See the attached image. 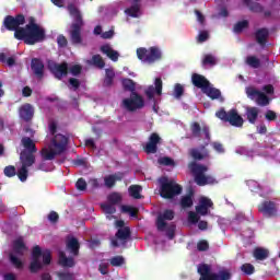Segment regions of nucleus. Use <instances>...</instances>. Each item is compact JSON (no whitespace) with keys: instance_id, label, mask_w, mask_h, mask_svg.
<instances>
[{"instance_id":"obj_1","label":"nucleus","mask_w":280,"mask_h":280,"mask_svg":"<svg viewBox=\"0 0 280 280\" xmlns=\"http://www.w3.org/2000/svg\"><path fill=\"white\" fill-rule=\"evenodd\" d=\"M16 40H24L25 45H36L45 40V28L40 27L31 19V22L15 33Z\"/></svg>"},{"instance_id":"obj_2","label":"nucleus","mask_w":280,"mask_h":280,"mask_svg":"<svg viewBox=\"0 0 280 280\" xmlns=\"http://www.w3.org/2000/svg\"><path fill=\"white\" fill-rule=\"evenodd\" d=\"M68 12L74 19L70 25V40L73 45H82V27H84L82 13L73 3L68 4Z\"/></svg>"},{"instance_id":"obj_3","label":"nucleus","mask_w":280,"mask_h":280,"mask_svg":"<svg viewBox=\"0 0 280 280\" xmlns=\"http://www.w3.org/2000/svg\"><path fill=\"white\" fill-rule=\"evenodd\" d=\"M51 144L55 149L51 147L42 149L40 156L43 161H54L56 156H60L67 150V145H69V138L58 133L52 138Z\"/></svg>"},{"instance_id":"obj_4","label":"nucleus","mask_w":280,"mask_h":280,"mask_svg":"<svg viewBox=\"0 0 280 280\" xmlns=\"http://www.w3.org/2000/svg\"><path fill=\"white\" fill-rule=\"evenodd\" d=\"M49 264H51V250H43L38 245L33 247L32 261L30 265L31 272L36 273L38 270H43V266H49Z\"/></svg>"},{"instance_id":"obj_5","label":"nucleus","mask_w":280,"mask_h":280,"mask_svg":"<svg viewBox=\"0 0 280 280\" xmlns=\"http://www.w3.org/2000/svg\"><path fill=\"white\" fill-rule=\"evenodd\" d=\"M188 170H190L191 174H194L195 183L199 187H205V185H213L215 183V178H213V176L205 175L206 172H209V167L206 165L190 162L188 164Z\"/></svg>"},{"instance_id":"obj_6","label":"nucleus","mask_w":280,"mask_h":280,"mask_svg":"<svg viewBox=\"0 0 280 280\" xmlns=\"http://www.w3.org/2000/svg\"><path fill=\"white\" fill-rule=\"evenodd\" d=\"M183 194V187L178 185L176 182L162 177L160 178V196L165 200H172L176 198V196H180Z\"/></svg>"},{"instance_id":"obj_7","label":"nucleus","mask_w":280,"mask_h":280,"mask_svg":"<svg viewBox=\"0 0 280 280\" xmlns=\"http://www.w3.org/2000/svg\"><path fill=\"white\" fill-rule=\"evenodd\" d=\"M215 117H218V119L224 124H230V126H233L234 128H242V126H244V118L240 115V113H237L235 108L226 112L224 107H221L215 112Z\"/></svg>"},{"instance_id":"obj_8","label":"nucleus","mask_w":280,"mask_h":280,"mask_svg":"<svg viewBox=\"0 0 280 280\" xmlns=\"http://www.w3.org/2000/svg\"><path fill=\"white\" fill-rule=\"evenodd\" d=\"M137 56L141 62H145L147 65H154V62H159V60L163 59V52L161 48L156 46H152L149 49L140 47L137 49Z\"/></svg>"},{"instance_id":"obj_9","label":"nucleus","mask_w":280,"mask_h":280,"mask_svg":"<svg viewBox=\"0 0 280 280\" xmlns=\"http://www.w3.org/2000/svg\"><path fill=\"white\" fill-rule=\"evenodd\" d=\"M200 275L199 280H231V272L228 270H220L219 273L211 271V265L201 264L197 269Z\"/></svg>"},{"instance_id":"obj_10","label":"nucleus","mask_w":280,"mask_h":280,"mask_svg":"<svg viewBox=\"0 0 280 280\" xmlns=\"http://www.w3.org/2000/svg\"><path fill=\"white\" fill-rule=\"evenodd\" d=\"M21 25H25V15L21 13L15 16L7 15L3 20V27H5L8 32H14V38H16V33L20 30H24Z\"/></svg>"},{"instance_id":"obj_11","label":"nucleus","mask_w":280,"mask_h":280,"mask_svg":"<svg viewBox=\"0 0 280 280\" xmlns=\"http://www.w3.org/2000/svg\"><path fill=\"white\" fill-rule=\"evenodd\" d=\"M122 106L129 113H135V110H140V108H143V106H145V101L143 100V96H141V94L132 92L129 98L122 100Z\"/></svg>"},{"instance_id":"obj_12","label":"nucleus","mask_w":280,"mask_h":280,"mask_svg":"<svg viewBox=\"0 0 280 280\" xmlns=\"http://www.w3.org/2000/svg\"><path fill=\"white\" fill-rule=\"evenodd\" d=\"M21 143L25 150L21 151L20 159H27V156L36 162V152H38V149H36V143H34V140L30 137H23L21 139Z\"/></svg>"},{"instance_id":"obj_13","label":"nucleus","mask_w":280,"mask_h":280,"mask_svg":"<svg viewBox=\"0 0 280 280\" xmlns=\"http://www.w3.org/2000/svg\"><path fill=\"white\" fill-rule=\"evenodd\" d=\"M48 69L57 80H62V78H67V75H69V63H67V61L57 63L56 61L49 60Z\"/></svg>"},{"instance_id":"obj_14","label":"nucleus","mask_w":280,"mask_h":280,"mask_svg":"<svg viewBox=\"0 0 280 280\" xmlns=\"http://www.w3.org/2000/svg\"><path fill=\"white\" fill-rule=\"evenodd\" d=\"M20 162H21V167L18 170V172L15 171V175L18 176L19 180H21V183H25V180H27V177L30 176V170L28 167H32V165H34V160H32V158H20Z\"/></svg>"},{"instance_id":"obj_15","label":"nucleus","mask_w":280,"mask_h":280,"mask_svg":"<svg viewBox=\"0 0 280 280\" xmlns=\"http://www.w3.org/2000/svg\"><path fill=\"white\" fill-rule=\"evenodd\" d=\"M259 213H262L265 218H277L279 208L275 201L265 200L258 206Z\"/></svg>"},{"instance_id":"obj_16","label":"nucleus","mask_w":280,"mask_h":280,"mask_svg":"<svg viewBox=\"0 0 280 280\" xmlns=\"http://www.w3.org/2000/svg\"><path fill=\"white\" fill-rule=\"evenodd\" d=\"M174 215H176V213L174 212V210H170V209H166L162 213L158 214L156 223H155L158 231H161V232L165 231L168 225L166 221L174 220Z\"/></svg>"},{"instance_id":"obj_17","label":"nucleus","mask_w":280,"mask_h":280,"mask_svg":"<svg viewBox=\"0 0 280 280\" xmlns=\"http://www.w3.org/2000/svg\"><path fill=\"white\" fill-rule=\"evenodd\" d=\"M163 141L159 133L153 132L150 135L147 144L144 145L143 150L147 154H156L159 152V145Z\"/></svg>"},{"instance_id":"obj_18","label":"nucleus","mask_w":280,"mask_h":280,"mask_svg":"<svg viewBox=\"0 0 280 280\" xmlns=\"http://www.w3.org/2000/svg\"><path fill=\"white\" fill-rule=\"evenodd\" d=\"M31 71L37 80H43L45 78V63L42 59L33 58L31 60Z\"/></svg>"},{"instance_id":"obj_19","label":"nucleus","mask_w":280,"mask_h":280,"mask_svg":"<svg viewBox=\"0 0 280 280\" xmlns=\"http://www.w3.org/2000/svg\"><path fill=\"white\" fill-rule=\"evenodd\" d=\"M211 207H213V201L210 198L201 197L199 199V205L195 208V211L198 215H208Z\"/></svg>"},{"instance_id":"obj_20","label":"nucleus","mask_w":280,"mask_h":280,"mask_svg":"<svg viewBox=\"0 0 280 280\" xmlns=\"http://www.w3.org/2000/svg\"><path fill=\"white\" fill-rule=\"evenodd\" d=\"M19 115L20 119H23V121H32V119H34V106L30 103L23 104L19 108Z\"/></svg>"},{"instance_id":"obj_21","label":"nucleus","mask_w":280,"mask_h":280,"mask_svg":"<svg viewBox=\"0 0 280 280\" xmlns=\"http://www.w3.org/2000/svg\"><path fill=\"white\" fill-rule=\"evenodd\" d=\"M154 84L155 88L154 85H150L145 90L148 100H154V93H156V95H161V93H163V80H161V78H156Z\"/></svg>"},{"instance_id":"obj_22","label":"nucleus","mask_w":280,"mask_h":280,"mask_svg":"<svg viewBox=\"0 0 280 280\" xmlns=\"http://www.w3.org/2000/svg\"><path fill=\"white\" fill-rule=\"evenodd\" d=\"M191 82L194 86H196L197 89H201L202 92H205V90L208 89L209 84H211V82H209V80H207L205 75L198 73H192Z\"/></svg>"},{"instance_id":"obj_23","label":"nucleus","mask_w":280,"mask_h":280,"mask_svg":"<svg viewBox=\"0 0 280 280\" xmlns=\"http://www.w3.org/2000/svg\"><path fill=\"white\" fill-rule=\"evenodd\" d=\"M268 36H270L268 28L257 30L255 33L256 43H258L260 47H266V43H268Z\"/></svg>"},{"instance_id":"obj_24","label":"nucleus","mask_w":280,"mask_h":280,"mask_svg":"<svg viewBox=\"0 0 280 280\" xmlns=\"http://www.w3.org/2000/svg\"><path fill=\"white\" fill-rule=\"evenodd\" d=\"M117 180H124V173H116V174L106 176L104 178L105 187H107V189H113Z\"/></svg>"},{"instance_id":"obj_25","label":"nucleus","mask_w":280,"mask_h":280,"mask_svg":"<svg viewBox=\"0 0 280 280\" xmlns=\"http://www.w3.org/2000/svg\"><path fill=\"white\" fill-rule=\"evenodd\" d=\"M101 51H102V54H105V56H107V58H109V60H113V62H117V60H119V52L117 50L113 49V47H110V45L101 46Z\"/></svg>"},{"instance_id":"obj_26","label":"nucleus","mask_w":280,"mask_h":280,"mask_svg":"<svg viewBox=\"0 0 280 280\" xmlns=\"http://www.w3.org/2000/svg\"><path fill=\"white\" fill-rule=\"evenodd\" d=\"M67 248L74 257L80 255V241L75 237H71L67 241Z\"/></svg>"},{"instance_id":"obj_27","label":"nucleus","mask_w":280,"mask_h":280,"mask_svg":"<svg viewBox=\"0 0 280 280\" xmlns=\"http://www.w3.org/2000/svg\"><path fill=\"white\" fill-rule=\"evenodd\" d=\"M59 265L63 268H73V266H75V260L73 259V257H67V254H65V252H60Z\"/></svg>"},{"instance_id":"obj_28","label":"nucleus","mask_w":280,"mask_h":280,"mask_svg":"<svg viewBox=\"0 0 280 280\" xmlns=\"http://www.w3.org/2000/svg\"><path fill=\"white\" fill-rule=\"evenodd\" d=\"M13 250L16 255L23 257L25 250H27V246H25V242H23V237H20L13 242Z\"/></svg>"},{"instance_id":"obj_29","label":"nucleus","mask_w":280,"mask_h":280,"mask_svg":"<svg viewBox=\"0 0 280 280\" xmlns=\"http://www.w3.org/2000/svg\"><path fill=\"white\" fill-rule=\"evenodd\" d=\"M253 255L257 261H264V260L268 259V257L270 255V250H268L264 247H256L254 249Z\"/></svg>"},{"instance_id":"obj_30","label":"nucleus","mask_w":280,"mask_h":280,"mask_svg":"<svg viewBox=\"0 0 280 280\" xmlns=\"http://www.w3.org/2000/svg\"><path fill=\"white\" fill-rule=\"evenodd\" d=\"M189 156L194 159V161H205L207 156H209V151L200 152L198 148H192L189 150Z\"/></svg>"},{"instance_id":"obj_31","label":"nucleus","mask_w":280,"mask_h":280,"mask_svg":"<svg viewBox=\"0 0 280 280\" xmlns=\"http://www.w3.org/2000/svg\"><path fill=\"white\" fill-rule=\"evenodd\" d=\"M113 82H115V70L113 68L105 69V78L103 81L104 86H113Z\"/></svg>"},{"instance_id":"obj_32","label":"nucleus","mask_w":280,"mask_h":280,"mask_svg":"<svg viewBox=\"0 0 280 280\" xmlns=\"http://www.w3.org/2000/svg\"><path fill=\"white\" fill-rule=\"evenodd\" d=\"M246 116H247V121H249V124H255L257 121V118L259 117V108L247 107Z\"/></svg>"},{"instance_id":"obj_33","label":"nucleus","mask_w":280,"mask_h":280,"mask_svg":"<svg viewBox=\"0 0 280 280\" xmlns=\"http://www.w3.org/2000/svg\"><path fill=\"white\" fill-rule=\"evenodd\" d=\"M203 93L210 97V100H220V97H222V92H220L219 89L211 88V83L203 90Z\"/></svg>"},{"instance_id":"obj_34","label":"nucleus","mask_w":280,"mask_h":280,"mask_svg":"<svg viewBox=\"0 0 280 280\" xmlns=\"http://www.w3.org/2000/svg\"><path fill=\"white\" fill-rule=\"evenodd\" d=\"M130 235H131L130 228L125 226V228L118 229V231L115 234V237L117 240H120L121 242H126L127 240H130Z\"/></svg>"},{"instance_id":"obj_35","label":"nucleus","mask_w":280,"mask_h":280,"mask_svg":"<svg viewBox=\"0 0 280 280\" xmlns=\"http://www.w3.org/2000/svg\"><path fill=\"white\" fill-rule=\"evenodd\" d=\"M129 191V196H131V198H135V200H141L142 196H141V191H143V188L139 185H131L128 188Z\"/></svg>"},{"instance_id":"obj_36","label":"nucleus","mask_w":280,"mask_h":280,"mask_svg":"<svg viewBox=\"0 0 280 280\" xmlns=\"http://www.w3.org/2000/svg\"><path fill=\"white\" fill-rule=\"evenodd\" d=\"M245 62L248 67H252V69H259V67H261V60L256 56H247Z\"/></svg>"},{"instance_id":"obj_37","label":"nucleus","mask_w":280,"mask_h":280,"mask_svg":"<svg viewBox=\"0 0 280 280\" xmlns=\"http://www.w3.org/2000/svg\"><path fill=\"white\" fill-rule=\"evenodd\" d=\"M140 10H141V7L139 5V3H136L130 8L126 9L125 12L126 14H128V16H131L132 19H137L139 16Z\"/></svg>"},{"instance_id":"obj_38","label":"nucleus","mask_w":280,"mask_h":280,"mask_svg":"<svg viewBox=\"0 0 280 280\" xmlns=\"http://www.w3.org/2000/svg\"><path fill=\"white\" fill-rule=\"evenodd\" d=\"M92 65L97 69H104V67H106V62L104 61V58H102V55H93Z\"/></svg>"},{"instance_id":"obj_39","label":"nucleus","mask_w":280,"mask_h":280,"mask_svg":"<svg viewBox=\"0 0 280 280\" xmlns=\"http://www.w3.org/2000/svg\"><path fill=\"white\" fill-rule=\"evenodd\" d=\"M122 89L125 91H130V93H137L136 89V84L135 81H132V79H124L122 80Z\"/></svg>"},{"instance_id":"obj_40","label":"nucleus","mask_w":280,"mask_h":280,"mask_svg":"<svg viewBox=\"0 0 280 280\" xmlns=\"http://www.w3.org/2000/svg\"><path fill=\"white\" fill-rule=\"evenodd\" d=\"M109 264L114 268H119L120 266H124V264H126V258H124V256H114L109 259Z\"/></svg>"},{"instance_id":"obj_41","label":"nucleus","mask_w":280,"mask_h":280,"mask_svg":"<svg viewBox=\"0 0 280 280\" xmlns=\"http://www.w3.org/2000/svg\"><path fill=\"white\" fill-rule=\"evenodd\" d=\"M180 207L182 209H189V207H194V199L191 198V195L182 197Z\"/></svg>"},{"instance_id":"obj_42","label":"nucleus","mask_w":280,"mask_h":280,"mask_svg":"<svg viewBox=\"0 0 280 280\" xmlns=\"http://www.w3.org/2000/svg\"><path fill=\"white\" fill-rule=\"evenodd\" d=\"M190 131L192 137H195L196 139H200V132H202V127H200V122H192L190 125Z\"/></svg>"},{"instance_id":"obj_43","label":"nucleus","mask_w":280,"mask_h":280,"mask_svg":"<svg viewBox=\"0 0 280 280\" xmlns=\"http://www.w3.org/2000/svg\"><path fill=\"white\" fill-rule=\"evenodd\" d=\"M107 200H108L109 205H119V202H121V200H122L121 194L112 192L108 195Z\"/></svg>"},{"instance_id":"obj_44","label":"nucleus","mask_w":280,"mask_h":280,"mask_svg":"<svg viewBox=\"0 0 280 280\" xmlns=\"http://www.w3.org/2000/svg\"><path fill=\"white\" fill-rule=\"evenodd\" d=\"M256 104H258V106H268V104H270V98H268L264 92H260L256 98Z\"/></svg>"},{"instance_id":"obj_45","label":"nucleus","mask_w":280,"mask_h":280,"mask_svg":"<svg viewBox=\"0 0 280 280\" xmlns=\"http://www.w3.org/2000/svg\"><path fill=\"white\" fill-rule=\"evenodd\" d=\"M101 209L106 213L107 215H113V213L117 212V208L113 203H102Z\"/></svg>"},{"instance_id":"obj_46","label":"nucleus","mask_w":280,"mask_h":280,"mask_svg":"<svg viewBox=\"0 0 280 280\" xmlns=\"http://www.w3.org/2000/svg\"><path fill=\"white\" fill-rule=\"evenodd\" d=\"M246 27H248V21L247 20L240 21L234 25V32L235 34H242V32H244Z\"/></svg>"},{"instance_id":"obj_47","label":"nucleus","mask_w":280,"mask_h":280,"mask_svg":"<svg viewBox=\"0 0 280 280\" xmlns=\"http://www.w3.org/2000/svg\"><path fill=\"white\" fill-rule=\"evenodd\" d=\"M259 93H261V91L255 88H246V95L249 100H257V97H259Z\"/></svg>"},{"instance_id":"obj_48","label":"nucleus","mask_w":280,"mask_h":280,"mask_svg":"<svg viewBox=\"0 0 280 280\" xmlns=\"http://www.w3.org/2000/svg\"><path fill=\"white\" fill-rule=\"evenodd\" d=\"M247 8L250 12L261 13L264 12V7L259 2L247 3Z\"/></svg>"},{"instance_id":"obj_49","label":"nucleus","mask_w":280,"mask_h":280,"mask_svg":"<svg viewBox=\"0 0 280 280\" xmlns=\"http://www.w3.org/2000/svg\"><path fill=\"white\" fill-rule=\"evenodd\" d=\"M185 94V88L180 83H176L174 86V97L176 100H180L182 95Z\"/></svg>"},{"instance_id":"obj_50","label":"nucleus","mask_w":280,"mask_h":280,"mask_svg":"<svg viewBox=\"0 0 280 280\" xmlns=\"http://www.w3.org/2000/svg\"><path fill=\"white\" fill-rule=\"evenodd\" d=\"M124 213H129L131 218H137L139 213V209L130 206H122Z\"/></svg>"},{"instance_id":"obj_51","label":"nucleus","mask_w":280,"mask_h":280,"mask_svg":"<svg viewBox=\"0 0 280 280\" xmlns=\"http://www.w3.org/2000/svg\"><path fill=\"white\" fill-rule=\"evenodd\" d=\"M9 258H10L11 264L15 268H18L19 270H21V268H23V261H21V259H19V257L14 256V254H10Z\"/></svg>"},{"instance_id":"obj_52","label":"nucleus","mask_w":280,"mask_h":280,"mask_svg":"<svg viewBox=\"0 0 280 280\" xmlns=\"http://www.w3.org/2000/svg\"><path fill=\"white\" fill-rule=\"evenodd\" d=\"M241 270L245 275H254L255 273V266H253L252 264H244V265L241 266Z\"/></svg>"},{"instance_id":"obj_53","label":"nucleus","mask_w":280,"mask_h":280,"mask_svg":"<svg viewBox=\"0 0 280 280\" xmlns=\"http://www.w3.org/2000/svg\"><path fill=\"white\" fill-rule=\"evenodd\" d=\"M164 231H166V235H167L168 240H172L176 233V224L171 223V224L166 225V229Z\"/></svg>"},{"instance_id":"obj_54","label":"nucleus","mask_w":280,"mask_h":280,"mask_svg":"<svg viewBox=\"0 0 280 280\" xmlns=\"http://www.w3.org/2000/svg\"><path fill=\"white\" fill-rule=\"evenodd\" d=\"M4 176H7L8 178H13V176L16 175V167H14L13 165H9L4 167Z\"/></svg>"},{"instance_id":"obj_55","label":"nucleus","mask_w":280,"mask_h":280,"mask_svg":"<svg viewBox=\"0 0 280 280\" xmlns=\"http://www.w3.org/2000/svg\"><path fill=\"white\" fill-rule=\"evenodd\" d=\"M188 221L191 224H198L200 222V215H198V212L190 211L188 213Z\"/></svg>"},{"instance_id":"obj_56","label":"nucleus","mask_w":280,"mask_h":280,"mask_svg":"<svg viewBox=\"0 0 280 280\" xmlns=\"http://www.w3.org/2000/svg\"><path fill=\"white\" fill-rule=\"evenodd\" d=\"M202 65L203 67H206V65H210L211 67L215 66V57H213V55H206Z\"/></svg>"},{"instance_id":"obj_57","label":"nucleus","mask_w":280,"mask_h":280,"mask_svg":"<svg viewBox=\"0 0 280 280\" xmlns=\"http://www.w3.org/2000/svg\"><path fill=\"white\" fill-rule=\"evenodd\" d=\"M158 163H160V165H165V166H172L174 165V160L170 156H164L158 160Z\"/></svg>"},{"instance_id":"obj_58","label":"nucleus","mask_w":280,"mask_h":280,"mask_svg":"<svg viewBox=\"0 0 280 280\" xmlns=\"http://www.w3.org/2000/svg\"><path fill=\"white\" fill-rule=\"evenodd\" d=\"M78 191H86V180L84 178H79L75 183Z\"/></svg>"},{"instance_id":"obj_59","label":"nucleus","mask_w":280,"mask_h":280,"mask_svg":"<svg viewBox=\"0 0 280 280\" xmlns=\"http://www.w3.org/2000/svg\"><path fill=\"white\" fill-rule=\"evenodd\" d=\"M209 248V242L202 240L197 243V250L205 253Z\"/></svg>"},{"instance_id":"obj_60","label":"nucleus","mask_w":280,"mask_h":280,"mask_svg":"<svg viewBox=\"0 0 280 280\" xmlns=\"http://www.w3.org/2000/svg\"><path fill=\"white\" fill-rule=\"evenodd\" d=\"M73 165H75L77 167H86L89 165V162L85 158H78L73 160Z\"/></svg>"},{"instance_id":"obj_61","label":"nucleus","mask_w":280,"mask_h":280,"mask_svg":"<svg viewBox=\"0 0 280 280\" xmlns=\"http://www.w3.org/2000/svg\"><path fill=\"white\" fill-rule=\"evenodd\" d=\"M70 73L71 75H73L74 78H78V75H80L82 73V66L80 65H74L70 68Z\"/></svg>"},{"instance_id":"obj_62","label":"nucleus","mask_w":280,"mask_h":280,"mask_svg":"<svg viewBox=\"0 0 280 280\" xmlns=\"http://www.w3.org/2000/svg\"><path fill=\"white\" fill-rule=\"evenodd\" d=\"M57 44L58 47H67V45H69V40H67V37L65 35H59L57 37Z\"/></svg>"},{"instance_id":"obj_63","label":"nucleus","mask_w":280,"mask_h":280,"mask_svg":"<svg viewBox=\"0 0 280 280\" xmlns=\"http://www.w3.org/2000/svg\"><path fill=\"white\" fill-rule=\"evenodd\" d=\"M206 40H209V32L202 31L199 33L197 37L198 43H206Z\"/></svg>"},{"instance_id":"obj_64","label":"nucleus","mask_w":280,"mask_h":280,"mask_svg":"<svg viewBox=\"0 0 280 280\" xmlns=\"http://www.w3.org/2000/svg\"><path fill=\"white\" fill-rule=\"evenodd\" d=\"M58 277L60 280H73V273L71 272H59Z\"/></svg>"}]
</instances>
